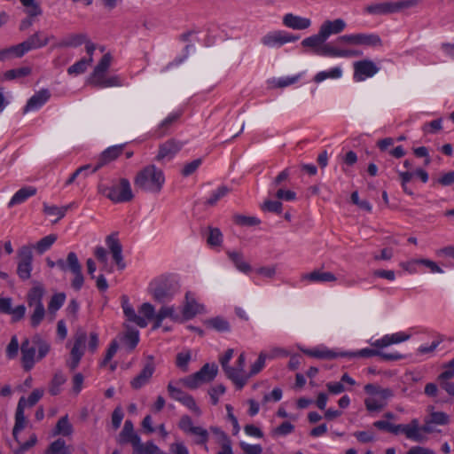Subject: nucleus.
<instances>
[{
  "instance_id": "obj_58",
  "label": "nucleus",
  "mask_w": 454,
  "mask_h": 454,
  "mask_svg": "<svg viewBox=\"0 0 454 454\" xmlns=\"http://www.w3.org/2000/svg\"><path fill=\"white\" fill-rule=\"evenodd\" d=\"M31 70L29 67H24L16 69H11L4 74L5 80H14L21 77H25L30 74Z\"/></svg>"
},
{
  "instance_id": "obj_21",
  "label": "nucleus",
  "mask_w": 454,
  "mask_h": 454,
  "mask_svg": "<svg viewBox=\"0 0 454 454\" xmlns=\"http://www.w3.org/2000/svg\"><path fill=\"white\" fill-rule=\"evenodd\" d=\"M106 243L118 269L121 270H124L126 263L124 262L122 256V246L121 245L117 236L115 234L107 236Z\"/></svg>"
},
{
  "instance_id": "obj_35",
  "label": "nucleus",
  "mask_w": 454,
  "mask_h": 454,
  "mask_svg": "<svg viewBox=\"0 0 454 454\" xmlns=\"http://www.w3.org/2000/svg\"><path fill=\"white\" fill-rule=\"evenodd\" d=\"M87 43H92L88 39L85 34H71L61 40L59 43V46L61 47H78L82 44H85V48L87 47Z\"/></svg>"
},
{
  "instance_id": "obj_13",
  "label": "nucleus",
  "mask_w": 454,
  "mask_h": 454,
  "mask_svg": "<svg viewBox=\"0 0 454 454\" xmlns=\"http://www.w3.org/2000/svg\"><path fill=\"white\" fill-rule=\"evenodd\" d=\"M299 36L284 30H275L267 33L261 38V43L268 48H279L284 44L295 42Z\"/></svg>"
},
{
  "instance_id": "obj_16",
  "label": "nucleus",
  "mask_w": 454,
  "mask_h": 454,
  "mask_svg": "<svg viewBox=\"0 0 454 454\" xmlns=\"http://www.w3.org/2000/svg\"><path fill=\"white\" fill-rule=\"evenodd\" d=\"M87 340L85 333H79L74 337V343L70 352V359L67 365L71 371H74L79 365V363L84 353V347Z\"/></svg>"
},
{
  "instance_id": "obj_19",
  "label": "nucleus",
  "mask_w": 454,
  "mask_h": 454,
  "mask_svg": "<svg viewBox=\"0 0 454 454\" xmlns=\"http://www.w3.org/2000/svg\"><path fill=\"white\" fill-rule=\"evenodd\" d=\"M68 269L74 275L71 286L74 290L78 291L84 284V277L82 272V265L74 252L68 253Z\"/></svg>"
},
{
  "instance_id": "obj_53",
  "label": "nucleus",
  "mask_w": 454,
  "mask_h": 454,
  "mask_svg": "<svg viewBox=\"0 0 454 454\" xmlns=\"http://www.w3.org/2000/svg\"><path fill=\"white\" fill-rule=\"evenodd\" d=\"M207 325L213 329L218 331V332H229L230 331V324L227 320L224 318L216 317L211 319H208L207 322Z\"/></svg>"
},
{
  "instance_id": "obj_18",
  "label": "nucleus",
  "mask_w": 454,
  "mask_h": 454,
  "mask_svg": "<svg viewBox=\"0 0 454 454\" xmlns=\"http://www.w3.org/2000/svg\"><path fill=\"white\" fill-rule=\"evenodd\" d=\"M97 49L94 43H87L86 53L87 56L76 61L74 64L67 68L69 75L76 76L83 74L93 62V53Z\"/></svg>"
},
{
  "instance_id": "obj_59",
  "label": "nucleus",
  "mask_w": 454,
  "mask_h": 454,
  "mask_svg": "<svg viewBox=\"0 0 454 454\" xmlns=\"http://www.w3.org/2000/svg\"><path fill=\"white\" fill-rule=\"evenodd\" d=\"M123 340L128 348L132 350L139 342V333L137 330H128L124 334Z\"/></svg>"
},
{
  "instance_id": "obj_36",
  "label": "nucleus",
  "mask_w": 454,
  "mask_h": 454,
  "mask_svg": "<svg viewBox=\"0 0 454 454\" xmlns=\"http://www.w3.org/2000/svg\"><path fill=\"white\" fill-rule=\"evenodd\" d=\"M122 309L123 313L125 317L128 318V320L135 323L136 325L142 328L147 326V322L145 321V319L136 313L135 309L129 303L127 299H125L122 303Z\"/></svg>"
},
{
  "instance_id": "obj_34",
  "label": "nucleus",
  "mask_w": 454,
  "mask_h": 454,
  "mask_svg": "<svg viewBox=\"0 0 454 454\" xmlns=\"http://www.w3.org/2000/svg\"><path fill=\"white\" fill-rule=\"evenodd\" d=\"M36 194V188L34 186H26L18 190L12 197L8 206L13 207L15 205L25 202L28 198Z\"/></svg>"
},
{
  "instance_id": "obj_33",
  "label": "nucleus",
  "mask_w": 454,
  "mask_h": 454,
  "mask_svg": "<svg viewBox=\"0 0 454 454\" xmlns=\"http://www.w3.org/2000/svg\"><path fill=\"white\" fill-rule=\"evenodd\" d=\"M404 430L403 434L410 440L421 442L426 439L421 433L419 420L418 419H413L409 424H406Z\"/></svg>"
},
{
  "instance_id": "obj_51",
  "label": "nucleus",
  "mask_w": 454,
  "mask_h": 454,
  "mask_svg": "<svg viewBox=\"0 0 454 454\" xmlns=\"http://www.w3.org/2000/svg\"><path fill=\"white\" fill-rule=\"evenodd\" d=\"M179 403L185 406L195 416L200 417L202 415L201 409L197 404L193 396H192L191 395L187 394L184 397L182 398V400Z\"/></svg>"
},
{
  "instance_id": "obj_9",
  "label": "nucleus",
  "mask_w": 454,
  "mask_h": 454,
  "mask_svg": "<svg viewBox=\"0 0 454 454\" xmlns=\"http://www.w3.org/2000/svg\"><path fill=\"white\" fill-rule=\"evenodd\" d=\"M217 372L218 367L215 364H205L199 372L181 379L179 382L190 389H196L202 384L212 381Z\"/></svg>"
},
{
  "instance_id": "obj_39",
  "label": "nucleus",
  "mask_w": 454,
  "mask_h": 454,
  "mask_svg": "<svg viewBox=\"0 0 454 454\" xmlns=\"http://www.w3.org/2000/svg\"><path fill=\"white\" fill-rule=\"evenodd\" d=\"M74 203H70L68 205L63 206V207H58V206H50L46 203H43V212L51 216H56V222L59 219L63 218L67 212L71 209L73 207H74Z\"/></svg>"
},
{
  "instance_id": "obj_56",
  "label": "nucleus",
  "mask_w": 454,
  "mask_h": 454,
  "mask_svg": "<svg viewBox=\"0 0 454 454\" xmlns=\"http://www.w3.org/2000/svg\"><path fill=\"white\" fill-rule=\"evenodd\" d=\"M192 359L191 350H184L176 355V366L183 372H188V364Z\"/></svg>"
},
{
  "instance_id": "obj_5",
  "label": "nucleus",
  "mask_w": 454,
  "mask_h": 454,
  "mask_svg": "<svg viewBox=\"0 0 454 454\" xmlns=\"http://www.w3.org/2000/svg\"><path fill=\"white\" fill-rule=\"evenodd\" d=\"M179 290L177 280L173 277H161L150 283L149 291L153 298L160 303L169 301Z\"/></svg>"
},
{
  "instance_id": "obj_7",
  "label": "nucleus",
  "mask_w": 454,
  "mask_h": 454,
  "mask_svg": "<svg viewBox=\"0 0 454 454\" xmlns=\"http://www.w3.org/2000/svg\"><path fill=\"white\" fill-rule=\"evenodd\" d=\"M98 192L114 203L129 202L134 198L130 182L127 178H121L111 186L101 184Z\"/></svg>"
},
{
  "instance_id": "obj_44",
  "label": "nucleus",
  "mask_w": 454,
  "mask_h": 454,
  "mask_svg": "<svg viewBox=\"0 0 454 454\" xmlns=\"http://www.w3.org/2000/svg\"><path fill=\"white\" fill-rule=\"evenodd\" d=\"M94 254L99 263L102 265L101 270L111 273L114 270L113 266L108 262L107 251L103 247H96L94 249Z\"/></svg>"
},
{
  "instance_id": "obj_37",
  "label": "nucleus",
  "mask_w": 454,
  "mask_h": 454,
  "mask_svg": "<svg viewBox=\"0 0 454 454\" xmlns=\"http://www.w3.org/2000/svg\"><path fill=\"white\" fill-rule=\"evenodd\" d=\"M343 71L340 67H334L329 70L318 72L313 78L317 83H320L327 79L337 80L342 76Z\"/></svg>"
},
{
  "instance_id": "obj_43",
  "label": "nucleus",
  "mask_w": 454,
  "mask_h": 454,
  "mask_svg": "<svg viewBox=\"0 0 454 454\" xmlns=\"http://www.w3.org/2000/svg\"><path fill=\"white\" fill-rule=\"evenodd\" d=\"M227 254L237 270L243 273H248L251 270L250 264L244 260L243 255L240 253L229 251Z\"/></svg>"
},
{
  "instance_id": "obj_61",
  "label": "nucleus",
  "mask_w": 454,
  "mask_h": 454,
  "mask_svg": "<svg viewBox=\"0 0 454 454\" xmlns=\"http://www.w3.org/2000/svg\"><path fill=\"white\" fill-rule=\"evenodd\" d=\"M299 79H300V75L280 77V78L273 79L271 83H272L273 87L285 88V87L290 86V85L297 82Z\"/></svg>"
},
{
  "instance_id": "obj_50",
  "label": "nucleus",
  "mask_w": 454,
  "mask_h": 454,
  "mask_svg": "<svg viewBox=\"0 0 454 454\" xmlns=\"http://www.w3.org/2000/svg\"><path fill=\"white\" fill-rule=\"evenodd\" d=\"M57 240V235L55 234H50L48 236H45L44 238L41 239L35 246V248L38 252V254H42L47 250L51 248V247L55 243Z\"/></svg>"
},
{
  "instance_id": "obj_3",
  "label": "nucleus",
  "mask_w": 454,
  "mask_h": 454,
  "mask_svg": "<svg viewBox=\"0 0 454 454\" xmlns=\"http://www.w3.org/2000/svg\"><path fill=\"white\" fill-rule=\"evenodd\" d=\"M112 63V56L106 53L100 59L98 63L90 74L87 82L98 88L120 87L122 85V80L118 75L107 76L106 74Z\"/></svg>"
},
{
  "instance_id": "obj_49",
  "label": "nucleus",
  "mask_w": 454,
  "mask_h": 454,
  "mask_svg": "<svg viewBox=\"0 0 454 454\" xmlns=\"http://www.w3.org/2000/svg\"><path fill=\"white\" fill-rule=\"evenodd\" d=\"M46 454H71V450L62 439H58L51 443Z\"/></svg>"
},
{
  "instance_id": "obj_6",
  "label": "nucleus",
  "mask_w": 454,
  "mask_h": 454,
  "mask_svg": "<svg viewBox=\"0 0 454 454\" xmlns=\"http://www.w3.org/2000/svg\"><path fill=\"white\" fill-rule=\"evenodd\" d=\"M364 391L368 396L364 399V405L370 412H379L387 404L394 393L389 388H382L373 384L364 386Z\"/></svg>"
},
{
  "instance_id": "obj_15",
  "label": "nucleus",
  "mask_w": 454,
  "mask_h": 454,
  "mask_svg": "<svg viewBox=\"0 0 454 454\" xmlns=\"http://www.w3.org/2000/svg\"><path fill=\"white\" fill-rule=\"evenodd\" d=\"M353 68V79L357 82H364L374 76L380 71V67L372 60L368 59L354 62Z\"/></svg>"
},
{
  "instance_id": "obj_55",
  "label": "nucleus",
  "mask_w": 454,
  "mask_h": 454,
  "mask_svg": "<svg viewBox=\"0 0 454 454\" xmlns=\"http://www.w3.org/2000/svg\"><path fill=\"white\" fill-rule=\"evenodd\" d=\"M294 430V426L291 424L288 421L283 422L278 427L273 428L271 430V436L272 437H280V436H286L293 433Z\"/></svg>"
},
{
  "instance_id": "obj_41",
  "label": "nucleus",
  "mask_w": 454,
  "mask_h": 454,
  "mask_svg": "<svg viewBox=\"0 0 454 454\" xmlns=\"http://www.w3.org/2000/svg\"><path fill=\"white\" fill-rule=\"evenodd\" d=\"M380 38L375 34H356V45L376 46L380 44Z\"/></svg>"
},
{
  "instance_id": "obj_1",
  "label": "nucleus",
  "mask_w": 454,
  "mask_h": 454,
  "mask_svg": "<svg viewBox=\"0 0 454 454\" xmlns=\"http://www.w3.org/2000/svg\"><path fill=\"white\" fill-rule=\"evenodd\" d=\"M326 39L318 31L317 34L306 37L302 40L301 45L310 49L314 54L332 58H353L360 57L363 52L353 49H338L325 43Z\"/></svg>"
},
{
  "instance_id": "obj_64",
  "label": "nucleus",
  "mask_w": 454,
  "mask_h": 454,
  "mask_svg": "<svg viewBox=\"0 0 454 454\" xmlns=\"http://www.w3.org/2000/svg\"><path fill=\"white\" fill-rule=\"evenodd\" d=\"M22 4L27 8V13L31 17L41 14L42 11L35 0H20Z\"/></svg>"
},
{
  "instance_id": "obj_22",
  "label": "nucleus",
  "mask_w": 454,
  "mask_h": 454,
  "mask_svg": "<svg viewBox=\"0 0 454 454\" xmlns=\"http://www.w3.org/2000/svg\"><path fill=\"white\" fill-rule=\"evenodd\" d=\"M51 98V92L47 89L36 91L27 102L23 108L24 114L39 110Z\"/></svg>"
},
{
  "instance_id": "obj_52",
  "label": "nucleus",
  "mask_w": 454,
  "mask_h": 454,
  "mask_svg": "<svg viewBox=\"0 0 454 454\" xmlns=\"http://www.w3.org/2000/svg\"><path fill=\"white\" fill-rule=\"evenodd\" d=\"M442 340L441 338H437V339L434 340L432 341V343L429 345H427V344L421 345L417 348L416 354L418 356H431L434 354V350L442 343Z\"/></svg>"
},
{
  "instance_id": "obj_14",
  "label": "nucleus",
  "mask_w": 454,
  "mask_h": 454,
  "mask_svg": "<svg viewBox=\"0 0 454 454\" xmlns=\"http://www.w3.org/2000/svg\"><path fill=\"white\" fill-rule=\"evenodd\" d=\"M155 363L154 358L153 356H148L146 357L145 362L143 364L142 370L139 372V373L135 376L130 380V387L135 389L138 390L142 388L143 387L149 384L154 372H155Z\"/></svg>"
},
{
  "instance_id": "obj_30",
  "label": "nucleus",
  "mask_w": 454,
  "mask_h": 454,
  "mask_svg": "<svg viewBox=\"0 0 454 454\" xmlns=\"http://www.w3.org/2000/svg\"><path fill=\"white\" fill-rule=\"evenodd\" d=\"M283 24L286 27L303 30L311 26V20L309 18L301 17L293 13H286L283 17Z\"/></svg>"
},
{
  "instance_id": "obj_31",
  "label": "nucleus",
  "mask_w": 454,
  "mask_h": 454,
  "mask_svg": "<svg viewBox=\"0 0 454 454\" xmlns=\"http://www.w3.org/2000/svg\"><path fill=\"white\" fill-rule=\"evenodd\" d=\"M334 274L329 271H322L319 270H313L309 273H305L301 276V281L307 283H326L334 282L336 280Z\"/></svg>"
},
{
  "instance_id": "obj_11",
  "label": "nucleus",
  "mask_w": 454,
  "mask_h": 454,
  "mask_svg": "<svg viewBox=\"0 0 454 454\" xmlns=\"http://www.w3.org/2000/svg\"><path fill=\"white\" fill-rule=\"evenodd\" d=\"M245 367L246 355L242 352L238 356L235 365L228 368L225 373L238 389H242L249 380L248 372H246Z\"/></svg>"
},
{
  "instance_id": "obj_63",
  "label": "nucleus",
  "mask_w": 454,
  "mask_h": 454,
  "mask_svg": "<svg viewBox=\"0 0 454 454\" xmlns=\"http://www.w3.org/2000/svg\"><path fill=\"white\" fill-rule=\"evenodd\" d=\"M228 192L229 189L226 186L218 187L207 199V204L211 206L215 205L219 200L226 196Z\"/></svg>"
},
{
  "instance_id": "obj_26",
  "label": "nucleus",
  "mask_w": 454,
  "mask_h": 454,
  "mask_svg": "<svg viewBox=\"0 0 454 454\" xmlns=\"http://www.w3.org/2000/svg\"><path fill=\"white\" fill-rule=\"evenodd\" d=\"M140 436L134 431V426L131 420L127 419L124 422L123 428L117 437L120 444L130 443L133 449L138 444Z\"/></svg>"
},
{
  "instance_id": "obj_24",
  "label": "nucleus",
  "mask_w": 454,
  "mask_h": 454,
  "mask_svg": "<svg viewBox=\"0 0 454 454\" xmlns=\"http://www.w3.org/2000/svg\"><path fill=\"white\" fill-rule=\"evenodd\" d=\"M169 318L173 322L183 323L184 319L181 313H178L174 305H164L157 312V322L153 325V329L161 326L162 321Z\"/></svg>"
},
{
  "instance_id": "obj_27",
  "label": "nucleus",
  "mask_w": 454,
  "mask_h": 454,
  "mask_svg": "<svg viewBox=\"0 0 454 454\" xmlns=\"http://www.w3.org/2000/svg\"><path fill=\"white\" fill-rule=\"evenodd\" d=\"M303 352L311 357L327 360L334 359L337 357H344L348 356L347 353L337 352L325 346H318L312 349H304Z\"/></svg>"
},
{
  "instance_id": "obj_60",
  "label": "nucleus",
  "mask_w": 454,
  "mask_h": 454,
  "mask_svg": "<svg viewBox=\"0 0 454 454\" xmlns=\"http://www.w3.org/2000/svg\"><path fill=\"white\" fill-rule=\"evenodd\" d=\"M156 444L153 441H148L145 443H142L141 440L138 444L133 449L132 454H153Z\"/></svg>"
},
{
  "instance_id": "obj_4",
  "label": "nucleus",
  "mask_w": 454,
  "mask_h": 454,
  "mask_svg": "<svg viewBox=\"0 0 454 454\" xmlns=\"http://www.w3.org/2000/svg\"><path fill=\"white\" fill-rule=\"evenodd\" d=\"M52 36H49L42 32H37L28 37L23 43L12 46L8 49L0 51V60L8 58H19L23 56L26 52L45 46Z\"/></svg>"
},
{
  "instance_id": "obj_54",
  "label": "nucleus",
  "mask_w": 454,
  "mask_h": 454,
  "mask_svg": "<svg viewBox=\"0 0 454 454\" xmlns=\"http://www.w3.org/2000/svg\"><path fill=\"white\" fill-rule=\"evenodd\" d=\"M430 422L437 426H445L450 422V417L443 411H432L427 417Z\"/></svg>"
},
{
  "instance_id": "obj_12",
  "label": "nucleus",
  "mask_w": 454,
  "mask_h": 454,
  "mask_svg": "<svg viewBox=\"0 0 454 454\" xmlns=\"http://www.w3.org/2000/svg\"><path fill=\"white\" fill-rule=\"evenodd\" d=\"M17 275L21 280H27L33 270V253L31 246H22L17 251Z\"/></svg>"
},
{
  "instance_id": "obj_38",
  "label": "nucleus",
  "mask_w": 454,
  "mask_h": 454,
  "mask_svg": "<svg viewBox=\"0 0 454 454\" xmlns=\"http://www.w3.org/2000/svg\"><path fill=\"white\" fill-rule=\"evenodd\" d=\"M123 146V145H117L106 148L100 155V164L105 165L117 159L121 154Z\"/></svg>"
},
{
  "instance_id": "obj_8",
  "label": "nucleus",
  "mask_w": 454,
  "mask_h": 454,
  "mask_svg": "<svg viewBox=\"0 0 454 454\" xmlns=\"http://www.w3.org/2000/svg\"><path fill=\"white\" fill-rule=\"evenodd\" d=\"M43 394L44 390L43 388H35L32 391L27 399L22 396L19 400L15 412V424L12 430L13 437L17 442H19V433L25 428L27 424V419L24 413L26 406L32 407L35 405L36 403L43 397Z\"/></svg>"
},
{
  "instance_id": "obj_10",
  "label": "nucleus",
  "mask_w": 454,
  "mask_h": 454,
  "mask_svg": "<svg viewBox=\"0 0 454 454\" xmlns=\"http://www.w3.org/2000/svg\"><path fill=\"white\" fill-rule=\"evenodd\" d=\"M178 427L185 434L193 437L195 444L202 445L205 450H208L207 442L209 438V431L200 426H194L190 416L183 415L178 421Z\"/></svg>"
},
{
  "instance_id": "obj_40",
  "label": "nucleus",
  "mask_w": 454,
  "mask_h": 454,
  "mask_svg": "<svg viewBox=\"0 0 454 454\" xmlns=\"http://www.w3.org/2000/svg\"><path fill=\"white\" fill-rule=\"evenodd\" d=\"M44 293V288L40 284H36L31 288L27 294V304L29 308H32L34 305L43 304Z\"/></svg>"
},
{
  "instance_id": "obj_20",
  "label": "nucleus",
  "mask_w": 454,
  "mask_h": 454,
  "mask_svg": "<svg viewBox=\"0 0 454 454\" xmlns=\"http://www.w3.org/2000/svg\"><path fill=\"white\" fill-rule=\"evenodd\" d=\"M183 144L175 139H169L162 143L159 147L156 156L157 161H164L172 160L176 154L182 149Z\"/></svg>"
},
{
  "instance_id": "obj_25",
  "label": "nucleus",
  "mask_w": 454,
  "mask_h": 454,
  "mask_svg": "<svg viewBox=\"0 0 454 454\" xmlns=\"http://www.w3.org/2000/svg\"><path fill=\"white\" fill-rule=\"evenodd\" d=\"M346 27L347 23L342 19L326 20L321 24L318 31L327 40L332 35L340 34Z\"/></svg>"
},
{
  "instance_id": "obj_42",
  "label": "nucleus",
  "mask_w": 454,
  "mask_h": 454,
  "mask_svg": "<svg viewBox=\"0 0 454 454\" xmlns=\"http://www.w3.org/2000/svg\"><path fill=\"white\" fill-rule=\"evenodd\" d=\"M66 301V294L64 293H58L52 295L48 304V311L51 317V321L54 320L56 312L63 306Z\"/></svg>"
},
{
  "instance_id": "obj_45",
  "label": "nucleus",
  "mask_w": 454,
  "mask_h": 454,
  "mask_svg": "<svg viewBox=\"0 0 454 454\" xmlns=\"http://www.w3.org/2000/svg\"><path fill=\"white\" fill-rule=\"evenodd\" d=\"M73 433V427L68 420L67 416H64L59 419L56 427L54 429V435L69 436Z\"/></svg>"
},
{
  "instance_id": "obj_62",
  "label": "nucleus",
  "mask_w": 454,
  "mask_h": 454,
  "mask_svg": "<svg viewBox=\"0 0 454 454\" xmlns=\"http://www.w3.org/2000/svg\"><path fill=\"white\" fill-rule=\"evenodd\" d=\"M225 387L222 384H218L209 388L208 395L214 405L218 403L220 397L225 393Z\"/></svg>"
},
{
  "instance_id": "obj_17",
  "label": "nucleus",
  "mask_w": 454,
  "mask_h": 454,
  "mask_svg": "<svg viewBox=\"0 0 454 454\" xmlns=\"http://www.w3.org/2000/svg\"><path fill=\"white\" fill-rule=\"evenodd\" d=\"M205 312V307L197 301L195 294L192 292H186L184 303L182 309V317L184 321L193 318L196 315Z\"/></svg>"
},
{
  "instance_id": "obj_57",
  "label": "nucleus",
  "mask_w": 454,
  "mask_h": 454,
  "mask_svg": "<svg viewBox=\"0 0 454 454\" xmlns=\"http://www.w3.org/2000/svg\"><path fill=\"white\" fill-rule=\"evenodd\" d=\"M267 355L263 352L260 353L257 360L250 366L248 375L249 379L258 374L264 367L266 363Z\"/></svg>"
},
{
  "instance_id": "obj_47",
  "label": "nucleus",
  "mask_w": 454,
  "mask_h": 454,
  "mask_svg": "<svg viewBox=\"0 0 454 454\" xmlns=\"http://www.w3.org/2000/svg\"><path fill=\"white\" fill-rule=\"evenodd\" d=\"M67 378L61 372H58L54 374L49 387V392L52 395H57L60 392V387L66 382Z\"/></svg>"
},
{
  "instance_id": "obj_29",
  "label": "nucleus",
  "mask_w": 454,
  "mask_h": 454,
  "mask_svg": "<svg viewBox=\"0 0 454 454\" xmlns=\"http://www.w3.org/2000/svg\"><path fill=\"white\" fill-rule=\"evenodd\" d=\"M209 431L215 434V442L221 447L217 454H233L231 441L226 433L218 427H210Z\"/></svg>"
},
{
  "instance_id": "obj_28",
  "label": "nucleus",
  "mask_w": 454,
  "mask_h": 454,
  "mask_svg": "<svg viewBox=\"0 0 454 454\" xmlns=\"http://www.w3.org/2000/svg\"><path fill=\"white\" fill-rule=\"evenodd\" d=\"M411 333L404 332H397L392 334H386L382 338L376 340L373 342V346L376 348H386L392 344H398L408 340L411 338Z\"/></svg>"
},
{
  "instance_id": "obj_48",
  "label": "nucleus",
  "mask_w": 454,
  "mask_h": 454,
  "mask_svg": "<svg viewBox=\"0 0 454 454\" xmlns=\"http://www.w3.org/2000/svg\"><path fill=\"white\" fill-rule=\"evenodd\" d=\"M138 316L144 317L147 323L151 320H153L154 323L157 322V312H155L154 307L149 302H145L139 307Z\"/></svg>"
},
{
  "instance_id": "obj_46",
  "label": "nucleus",
  "mask_w": 454,
  "mask_h": 454,
  "mask_svg": "<svg viewBox=\"0 0 454 454\" xmlns=\"http://www.w3.org/2000/svg\"><path fill=\"white\" fill-rule=\"evenodd\" d=\"M33 311L30 315L31 326L36 328L45 317V309L43 304L34 305Z\"/></svg>"
},
{
  "instance_id": "obj_23",
  "label": "nucleus",
  "mask_w": 454,
  "mask_h": 454,
  "mask_svg": "<svg viewBox=\"0 0 454 454\" xmlns=\"http://www.w3.org/2000/svg\"><path fill=\"white\" fill-rule=\"evenodd\" d=\"M21 362L26 371H30L37 360L35 348L30 345L28 339L22 341L20 346Z\"/></svg>"
},
{
  "instance_id": "obj_32",
  "label": "nucleus",
  "mask_w": 454,
  "mask_h": 454,
  "mask_svg": "<svg viewBox=\"0 0 454 454\" xmlns=\"http://www.w3.org/2000/svg\"><path fill=\"white\" fill-rule=\"evenodd\" d=\"M364 12L371 15H387L395 13L394 2L386 1L372 3L364 7Z\"/></svg>"
},
{
  "instance_id": "obj_2",
  "label": "nucleus",
  "mask_w": 454,
  "mask_h": 454,
  "mask_svg": "<svg viewBox=\"0 0 454 454\" xmlns=\"http://www.w3.org/2000/svg\"><path fill=\"white\" fill-rule=\"evenodd\" d=\"M165 182L164 171L154 164L144 167L134 177V184L137 189L154 194L161 192Z\"/></svg>"
}]
</instances>
